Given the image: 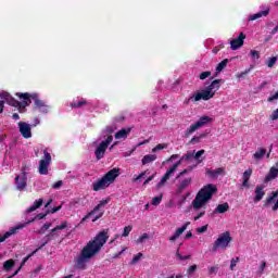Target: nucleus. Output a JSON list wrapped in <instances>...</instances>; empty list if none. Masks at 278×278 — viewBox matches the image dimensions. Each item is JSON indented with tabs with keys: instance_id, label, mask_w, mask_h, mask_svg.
Here are the masks:
<instances>
[{
	"instance_id": "obj_9",
	"label": "nucleus",
	"mask_w": 278,
	"mask_h": 278,
	"mask_svg": "<svg viewBox=\"0 0 278 278\" xmlns=\"http://www.w3.org/2000/svg\"><path fill=\"white\" fill-rule=\"evenodd\" d=\"M16 97H18V99H23L22 102H20V105L15 106L17 108V111L20 112V114H23L25 112H27V106L31 105V100L29 99V92H25V93H16Z\"/></svg>"
},
{
	"instance_id": "obj_42",
	"label": "nucleus",
	"mask_w": 278,
	"mask_h": 278,
	"mask_svg": "<svg viewBox=\"0 0 278 278\" xmlns=\"http://www.w3.org/2000/svg\"><path fill=\"white\" fill-rule=\"evenodd\" d=\"M192 157L194 159V153H192V152H187V154H185V155L179 160V162H180V164H181V162H184V160L188 161V160H192Z\"/></svg>"
},
{
	"instance_id": "obj_53",
	"label": "nucleus",
	"mask_w": 278,
	"mask_h": 278,
	"mask_svg": "<svg viewBox=\"0 0 278 278\" xmlns=\"http://www.w3.org/2000/svg\"><path fill=\"white\" fill-rule=\"evenodd\" d=\"M201 155H205V150H200L195 154H193L194 160L199 161L201 159Z\"/></svg>"
},
{
	"instance_id": "obj_40",
	"label": "nucleus",
	"mask_w": 278,
	"mask_h": 278,
	"mask_svg": "<svg viewBox=\"0 0 278 278\" xmlns=\"http://www.w3.org/2000/svg\"><path fill=\"white\" fill-rule=\"evenodd\" d=\"M201 138H205V134H201L200 136H194L190 141L189 144H194V142H201Z\"/></svg>"
},
{
	"instance_id": "obj_27",
	"label": "nucleus",
	"mask_w": 278,
	"mask_h": 278,
	"mask_svg": "<svg viewBox=\"0 0 278 278\" xmlns=\"http://www.w3.org/2000/svg\"><path fill=\"white\" fill-rule=\"evenodd\" d=\"M268 14H270V9L250 15L249 21H257V18H262V16H268Z\"/></svg>"
},
{
	"instance_id": "obj_17",
	"label": "nucleus",
	"mask_w": 278,
	"mask_h": 278,
	"mask_svg": "<svg viewBox=\"0 0 278 278\" xmlns=\"http://www.w3.org/2000/svg\"><path fill=\"white\" fill-rule=\"evenodd\" d=\"M192 185V177H187L181 179L180 182L177 185V194H181L186 188Z\"/></svg>"
},
{
	"instance_id": "obj_45",
	"label": "nucleus",
	"mask_w": 278,
	"mask_h": 278,
	"mask_svg": "<svg viewBox=\"0 0 278 278\" xmlns=\"http://www.w3.org/2000/svg\"><path fill=\"white\" fill-rule=\"evenodd\" d=\"M162 194L161 195H159V197H154L153 199H152V205H160V203H162Z\"/></svg>"
},
{
	"instance_id": "obj_28",
	"label": "nucleus",
	"mask_w": 278,
	"mask_h": 278,
	"mask_svg": "<svg viewBox=\"0 0 278 278\" xmlns=\"http://www.w3.org/2000/svg\"><path fill=\"white\" fill-rule=\"evenodd\" d=\"M225 173V169L223 167L216 168V169H206V174L210 177H218V175H223Z\"/></svg>"
},
{
	"instance_id": "obj_56",
	"label": "nucleus",
	"mask_w": 278,
	"mask_h": 278,
	"mask_svg": "<svg viewBox=\"0 0 278 278\" xmlns=\"http://www.w3.org/2000/svg\"><path fill=\"white\" fill-rule=\"evenodd\" d=\"M197 268H199L197 265L189 266L187 269V274L192 275V273H194L197 270Z\"/></svg>"
},
{
	"instance_id": "obj_38",
	"label": "nucleus",
	"mask_w": 278,
	"mask_h": 278,
	"mask_svg": "<svg viewBox=\"0 0 278 278\" xmlns=\"http://www.w3.org/2000/svg\"><path fill=\"white\" fill-rule=\"evenodd\" d=\"M240 262V257L231 258L230 261V270H235L236 266H238V263Z\"/></svg>"
},
{
	"instance_id": "obj_11",
	"label": "nucleus",
	"mask_w": 278,
	"mask_h": 278,
	"mask_svg": "<svg viewBox=\"0 0 278 278\" xmlns=\"http://www.w3.org/2000/svg\"><path fill=\"white\" fill-rule=\"evenodd\" d=\"M66 227H68V223L67 222H63L61 225L54 227L52 230H51V233L47 235L45 238H46V241L41 244V247L39 249H42L43 247H47V243L51 242V240H53V233H55V231H60L62 229H66Z\"/></svg>"
},
{
	"instance_id": "obj_4",
	"label": "nucleus",
	"mask_w": 278,
	"mask_h": 278,
	"mask_svg": "<svg viewBox=\"0 0 278 278\" xmlns=\"http://www.w3.org/2000/svg\"><path fill=\"white\" fill-rule=\"evenodd\" d=\"M118 175H121L119 168H113L109 170L102 178L92 182L93 192H99V190H105V188H110V186L114 184Z\"/></svg>"
},
{
	"instance_id": "obj_50",
	"label": "nucleus",
	"mask_w": 278,
	"mask_h": 278,
	"mask_svg": "<svg viewBox=\"0 0 278 278\" xmlns=\"http://www.w3.org/2000/svg\"><path fill=\"white\" fill-rule=\"evenodd\" d=\"M250 55L251 58H253L254 60H260V52L257 50H251L250 51Z\"/></svg>"
},
{
	"instance_id": "obj_44",
	"label": "nucleus",
	"mask_w": 278,
	"mask_h": 278,
	"mask_svg": "<svg viewBox=\"0 0 278 278\" xmlns=\"http://www.w3.org/2000/svg\"><path fill=\"white\" fill-rule=\"evenodd\" d=\"M147 173H149V170L142 172L140 175L134 177L132 178L134 184H136V181H140V179H143Z\"/></svg>"
},
{
	"instance_id": "obj_49",
	"label": "nucleus",
	"mask_w": 278,
	"mask_h": 278,
	"mask_svg": "<svg viewBox=\"0 0 278 278\" xmlns=\"http://www.w3.org/2000/svg\"><path fill=\"white\" fill-rule=\"evenodd\" d=\"M62 186H64V181L59 180V181H56V182H54V184L52 185V188H53L54 190H60V188H62Z\"/></svg>"
},
{
	"instance_id": "obj_1",
	"label": "nucleus",
	"mask_w": 278,
	"mask_h": 278,
	"mask_svg": "<svg viewBox=\"0 0 278 278\" xmlns=\"http://www.w3.org/2000/svg\"><path fill=\"white\" fill-rule=\"evenodd\" d=\"M109 238L108 231L102 230L93 238V240L89 241L86 247L83 248L80 255L76 260L77 268L86 270V263L88 260H92V257L103 249V244L108 242Z\"/></svg>"
},
{
	"instance_id": "obj_8",
	"label": "nucleus",
	"mask_w": 278,
	"mask_h": 278,
	"mask_svg": "<svg viewBox=\"0 0 278 278\" xmlns=\"http://www.w3.org/2000/svg\"><path fill=\"white\" fill-rule=\"evenodd\" d=\"M51 164V153L43 150V159L39 161V174L49 175V165Z\"/></svg>"
},
{
	"instance_id": "obj_6",
	"label": "nucleus",
	"mask_w": 278,
	"mask_h": 278,
	"mask_svg": "<svg viewBox=\"0 0 278 278\" xmlns=\"http://www.w3.org/2000/svg\"><path fill=\"white\" fill-rule=\"evenodd\" d=\"M114 140V137L112 135L108 136V138L102 141L97 149L94 150L96 160H103L105 157V151H108V148L110 144H112V141Z\"/></svg>"
},
{
	"instance_id": "obj_35",
	"label": "nucleus",
	"mask_w": 278,
	"mask_h": 278,
	"mask_svg": "<svg viewBox=\"0 0 278 278\" xmlns=\"http://www.w3.org/2000/svg\"><path fill=\"white\" fill-rule=\"evenodd\" d=\"M84 105H88V101L86 99H81L78 102L71 103V108H73V109H79V108H83Z\"/></svg>"
},
{
	"instance_id": "obj_23",
	"label": "nucleus",
	"mask_w": 278,
	"mask_h": 278,
	"mask_svg": "<svg viewBox=\"0 0 278 278\" xmlns=\"http://www.w3.org/2000/svg\"><path fill=\"white\" fill-rule=\"evenodd\" d=\"M254 192L256 194L254 198V202L260 203V201H262V199H264V195L266 194V192L264 191V186H256Z\"/></svg>"
},
{
	"instance_id": "obj_16",
	"label": "nucleus",
	"mask_w": 278,
	"mask_h": 278,
	"mask_svg": "<svg viewBox=\"0 0 278 278\" xmlns=\"http://www.w3.org/2000/svg\"><path fill=\"white\" fill-rule=\"evenodd\" d=\"M15 186H16V190H20V192H23V190L25 188H27V176H21V175H17L15 177Z\"/></svg>"
},
{
	"instance_id": "obj_57",
	"label": "nucleus",
	"mask_w": 278,
	"mask_h": 278,
	"mask_svg": "<svg viewBox=\"0 0 278 278\" xmlns=\"http://www.w3.org/2000/svg\"><path fill=\"white\" fill-rule=\"evenodd\" d=\"M125 121V115H117L114 117L115 123H123Z\"/></svg>"
},
{
	"instance_id": "obj_30",
	"label": "nucleus",
	"mask_w": 278,
	"mask_h": 278,
	"mask_svg": "<svg viewBox=\"0 0 278 278\" xmlns=\"http://www.w3.org/2000/svg\"><path fill=\"white\" fill-rule=\"evenodd\" d=\"M38 250H35L31 254H28L26 257H24L22 260V263L20 265V267L15 270L14 275H18V273H21V268H23L25 266V264H27V262L29 261V257H31V255H34Z\"/></svg>"
},
{
	"instance_id": "obj_58",
	"label": "nucleus",
	"mask_w": 278,
	"mask_h": 278,
	"mask_svg": "<svg viewBox=\"0 0 278 278\" xmlns=\"http://www.w3.org/2000/svg\"><path fill=\"white\" fill-rule=\"evenodd\" d=\"M27 170H29V166H27L26 164L22 166V176L23 177H27Z\"/></svg>"
},
{
	"instance_id": "obj_13",
	"label": "nucleus",
	"mask_w": 278,
	"mask_h": 278,
	"mask_svg": "<svg viewBox=\"0 0 278 278\" xmlns=\"http://www.w3.org/2000/svg\"><path fill=\"white\" fill-rule=\"evenodd\" d=\"M18 128H20V134H22L23 138H25L26 140H28V138H31V125L25 122H20Z\"/></svg>"
},
{
	"instance_id": "obj_20",
	"label": "nucleus",
	"mask_w": 278,
	"mask_h": 278,
	"mask_svg": "<svg viewBox=\"0 0 278 278\" xmlns=\"http://www.w3.org/2000/svg\"><path fill=\"white\" fill-rule=\"evenodd\" d=\"M129 134H131V128H122L115 134V140H126V138L129 137Z\"/></svg>"
},
{
	"instance_id": "obj_39",
	"label": "nucleus",
	"mask_w": 278,
	"mask_h": 278,
	"mask_svg": "<svg viewBox=\"0 0 278 278\" xmlns=\"http://www.w3.org/2000/svg\"><path fill=\"white\" fill-rule=\"evenodd\" d=\"M134 229V227L132 226H126L125 228H124V231H123V233H122V237L123 238H127L128 236H129V233H131V230Z\"/></svg>"
},
{
	"instance_id": "obj_52",
	"label": "nucleus",
	"mask_w": 278,
	"mask_h": 278,
	"mask_svg": "<svg viewBox=\"0 0 278 278\" xmlns=\"http://www.w3.org/2000/svg\"><path fill=\"white\" fill-rule=\"evenodd\" d=\"M49 110H51V106L43 104V106L39 109V112H42V114H49Z\"/></svg>"
},
{
	"instance_id": "obj_60",
	"label": "nucleus",
	"mask_w": 278,
	"mask_h": 278,
	"mask_svg": "<svg viewBox=\"0 0 278 278\" xmlns=\"http://www.w3.org/2000/svg\"><path fill=\"white\" fill-rule=\"evenodd\" d=\"M147 238H149L148 233H143L142 236H140L137 240V242L142 243L144 242V240H147Z\"/></svg>"
},
{
	"instance_id": "obj_61",
	"label": "nucleus",
	"mask_w": 278,
	"mask_h": 278,
	"mask_svg": "<svg viewBox=\"0 0 278 278\" xmlns=\"http://www.w3.org/2000/svg\"><path fill=\"white\" fill-rule=\"evenodd\" d=\"M103 214H105V212H100L98 215L94 216V218L92 219V223H97V220H99V218L103 217Z\"/></svg>"
},
{
	"instance_id": "obj_46",
	"label": "nucleus",
	"mask_w": 278,
	"mask_h": 278,
	"mask_svg": "<svg viewBox=\"0 0 278 278\" xmlns=\"http://www.w3.org/2000/svg\"><path fill=\"white\" fill-rule=\"evenodd\" d=\"M211 76H212V72L206 71V72H202L199 77L201 80H203V79H207V77H211Z\"/></svg>"
},
{
	"instance_id": "obj_47",
	"label": "nucleus",
	"mask_w": 278,
	"mask_h": 278,
	"mask_svg": "<svg viewBox=\"0 0 278 278\" xmlns=\"http://www.w3.org/2000/svg\"><path fill=\"white\" fill-rule=\"evenodd\" d=\"M176 256L178 257V260H180V261H184V260H190V255H181L180 253H179V248L176 250Z\"/></svg>"
},
{
	"instance_id": "obj_51",
	"label": "nucleus",
	"mask_w": 278,
	"mask_h": 278,
	"mask_svg": "<svg viewBox=\"0 0 278 278\" xmlns=\"http://www.w3.org/2000/svg\"><path fill=\"white\" fill-rule=\"evenodd\" d=\"M187 173H192V168H187L180 172L177 176V179H181V177H184V175H187Z\"/></svg>"
},
{
	"instance_id": "obj_63",
	"label": "nucleus",
	"mask_w": 278,
	"mask_h": 278,
	"mask_svg": "<svg viewBox=\"0 0 278 278\" xmlns=\"http://www.w3.org/2000/svg\"><path fill=\"white\" fill-rule=\"evenodd\" d=\"M203 216H205V211H202L197 216H194L193 220H199V218H203Z\"/></svg>"
},
{
	"instance_id": "obj_34",
	"label": "nucleus",
	"mask_w": 278,
	"mask_h": 278,
	"mask_svg": "<svg viewBox=\"0 0 278 278\" xmlns=\"http://www.w3.org/2000/svg\"><path fill=\"white\" fill-rule=\"evenodd\" d=\"M264 155H266V149L260 148L258 151H256L253 154V157H254V160H262L264 157Z\"/></svg>"
},
{
	"instance_id": "obj_24",
	"label": "nucleus",
	"mask_w": 278,
	"mask_h": 278,
	"mask_svg": "<svg viewBox=\"0 0 278 278\" xmlns=\"http://www.w3.org/2000/svg\"><path fill=\"white\" fill-rule=\"evenodd\" d=\"M226 212H229V203L227 202L218 204L213 211V214H225Z\"/></svg>"
},
{
	"instance_id": "obj_3",
	"label": "nucleus",
	"mask_w": 278,
	"mask_h": 278,
	"mask_svg": "<svg viewBox=\"0 0 278 278\" xmlns=\"http://www.w3.org/2000/svg\"><path fill=\"white\" fill-rule=\"evenodd\" d=\"M220 84H223V79L213 80L211 85H208L204 90L191 96L189 98V101H210V99H214V94H216V91L220 90Z\"/></svg>"
},
{
	"instance_id": "obj_31",
	"label": "nucleus",
	"mask_w": 278,
	"mask_h": 278,
	"mask_svg": "<svg viewBox=\"0 0 278 278\" xmlns=\"http://www.w3.org/2000/svg\"><path fill=\"white\" fill-rule=\"evenodd\" d=\"M227 64H229V59H224L217 66H216V75H218V73H222L226 67Z\"/></svg>"
},
{
	"instance_id": "obj_5",
	"label": "nucleus",
	"mask_w": 278,
	"mask_h": 278,
	"mask_svg": "<svg viewBox=\"0 0 278 278\" xmlns=\"http://www.w3.org/2000/svg\"><path fill=\"white\" fill-rule=\"evenodd\" d=\"M232 240L233 238H231V233L229 231L219 235L217 240H215L213 243V251H218V249H227Z\"/></svg>"
},
{
	"instance_id": "obj_25",
	"label": "nucleus",
	"mask_w": 278,
	"mask_h": 278,
	"mask_svg": "<svg viewBox=\"0 0 278 278\" xmlns=\"http://www.w3.org/2000/svg\"><path fill=\"white\" fill-rule=\"evenodd\" d=\"M155 160H157V155L147 154L141 160L142 166H147V164H151L152 162H155Z\"/></svg>"
},
{
	"instance_id": "obj_10",
	"label": "nucleus",
	"mask_w": 278,
	"mask_h": 278,
	"mask_svg": "<svg viewBox=\"0 0 278 278\" xmlns=\"http://www.w3.org/2000/svg\"><path fill=\"white\" fill-rule=\"evenodd\" d=\"M179 164H181V161L176 162L169 169H167V172L163 175L161 180L157 182L156 185L157 188H162V186H164V184H166L168 179H170V176L173 175V173H175V170L179 168Z\"/></svg>"
},
{
	"instance_id": "obj_48",
	"label": "nucleus",
	"mask_w": 278,
	"mask_h": 278,
	"mask_svg": "<svg viewBox=\"0 0 278 278\" xmlns=\"http://www.w3.org/2000/svg\"><path fill=\"white\" fill-rule=\"evenodd\" d=\"M218 273V266H211L208 267V275L212 277V275H216Z\"/></svg>"
},
{
	"instance_id": "obj_32",
	"label": "nucleus",
	"mask_w": 278,
	"mask_h": 278,
	"mask_svg": "<svg viewBox=\"0 0 278 278\" xmlns=\"http://www.w3.org/2000/svg\"><path fill=\"white\" fill-rule=\"evenodd\" d=\"M14 260H8L4 262L3 264V270H5V273H10V270H12V268H14Z\"/></svg>"
},
{
	"instance_id": "obj_43",
	"label": "nucleus",
	"mask_w": 278,
	"mask_h": 278,
	"mask_svg": "<svg viewBox=\"0 0 278 278\" xmlns=\"http://www.w3.org/2000/svg\"><path fill=\"white\" fill-rule=\"evenodd\" d=\"M275 64H277V58L273 56L267 61V66L268 68H273L275 66Z\"/></svg>"
},
{
	"instance_id": "obj_2",
	"label": "nucleus",
	"mask_w": 278,
	"mask_h": 278,
	"mask_svg": "<svg viewBox=\"0 0 278 278\" xmlns=\"http://www.w3.org/2000/svg\"><path fill=\"white\" fill-rule=\"evenodd\" d=\"M218 192V188L214 184L205 185L199 192L195 194V198L191 202V207H193L194 212H199L202 207H205L210 201H212V197Z\"/></svg>"
},
{
	"instance_id": "obj_55",
	"label": "nucleus",
	"mask_w": 278,
	"mask_h": 278,
	"mask_svg": "<svg viewBox=\"0 0 278 278\" xmlns=\"http://www.w3.org/2000/svg\"><path fill=\"white\" fill-rule=\"evenodd\" d=\"M270 121H278V108L269 116Z\"/></svg>"
},
{
	"instance_id": "obj_7",
	"label": "nucleus",
	"mask_w": 278,
	"mask_h": 278,
	"mask_svg": "<svg viewBox=\"0 0 278 278\" xmlns=\"http://www.w3.org/2000/svg\"><path fill=\"white\" fill-rule=\"evenodd\" d=\"M212 123V117L204 115L200 117L198 122L194 124H191L190 127L186 130L185 136L188 138V136H191V134H194L197 129H201V127H205V125Z\"/></svg>"
},
{
	"instance_id": "obj_62",
	"label": "nucleus",
	"mask_w": 278,
	"mask_h": 278,
	"mask_svg": "<svg viewBox=\"0 0 278 278\" xmlns=\"http://www.w3.org/2000/svg\"><path fill=\"white\" fill-rule=\"evenodd\" d=\"M153 179H155V174H153L152 176L148 177L144 180L143 186H147L150 181H153Z\"/></svg>"
},
{
	"instance_id": "obj_19",
	"label": "nucleus",
	"mask_w": 278,
	"mask_h": 278,
	"mask_svg": "<svg viewBox=\"0 0 278 278\" xmlns=\"http://www.w3.org/2000/svg\"><path fill=\"white\" fill-rule=\"evenodd\" d=\"M190 225V222H187L185 225H182L180 228H178L175 233L169 238V242H176L177 239L188 229V226Z\"/></svg>"
},
{
	"instance_id": "obj_41",
	"label": "nucleus",
	"mask_w": 278,
	"mask_h": 278,
	"mask_svg": "<svg viewBox=\"0 0 278 278\" xmlns=\"http://www.w3.org/2000/svg\"><path fill=\"white\" fill-rule=\"evenodd\" d=\"M142 258V253H137L132 260L130 261V264L134 265V264H138V262H140V260Z\"/></svg>"
},
{
	"instance_id": "obj_22",
	"label": "nucleus",
	"mask_w": 278,
	"mask_h": 278,
	"mask_svg": "<svg viewBox=\"0 0 278 278\" xmlns=\"http://www.w3.org/2000/svg\"><path fill=\"white\" fill-rule=\"evenodd\" d=\"M31 99H33V101H35L34 108H36L37 110H40L41 108H43L45 105H47V104L45 103V101H42V100H40V99L38 98V94H37V93H29V100L31 101Z\"/></svg>"
},
{
	"instance_id": "obj_15",
	"label": "nucleus",
	"mask_w": 278,
	"mask_h": 278,
	"mask_svg": "<svg viewBox=\"0 0 278 278\" xmlns=\"http://www.w3.org/2000/svg\"><path fill=\"white\" fill-rule=\"evenodd\" d=\"M0 99H3V101H5L9 105H12L13 108L21 105V102L18 100H15L14 97L5 91L0 93Z\"/></svg>"
},
{
	"instance_id": "obj_21",
	"label": "nucleus",
	"mask_w": 278,
	"mask_h": 278,
	"mask_svg": "<svg viewBox=\"0 0 278 278\" xmlns=\"http://www.w3.org/2000/svg\"><path fill=\"white\" fill-rule=\"evenodd\" d=\"M253 175V169L252 168H248L243 175H242V188H250L249 185V179H251V176Z\"/></svg>"
},
{
	"instance_id": "obj_54",
	"label": "nucleus",
	"mask_w": 278,
	"mask_h": 278,
	"mask_svg": "<svg viewBox=\"0 0 278 278\" xmlns=\"http://www.w3.org/2000/svg\"><path fill=\"white\" fill-rule=\"evenodd\" d=\"M51 227V224H45L40 230L38 231V233L42 235L45 233V231H47L49 228Z\"/></svg>"
},
{
	"instance_id": "obj_26",
	"label": "nucleus",
	"mask_w": 278,
	"mask_h": 278,
	"mask_svg": "<svg viewBox=\"0 0 278 278\" xmlns=\"http://www.w3.org/2000/svg\"><path fill=\"white\" fill-rule=\"evenodd\" d=\"M278 176V166L277 167H271L269 169L268 175L265 176L266 181H273V179H277Z\"/></svg>"
},
{
	"instance_id": "obj_12",
	"label": "nucleus",
	"mask_w": 278,
	"mask_h": 278,
	"mask_svg": "<svg viewBox=\"0 0 278 278\" xmlns=\"http://www.w3.org/2000/svg\"><path fill=\"white\" fill-rule=\"evenodd\" d=\"M247 39V35L244 33H240L238 38L230 41V49L232 51H238L241 47H244V40Z\"/></svg>"
},
{
	"instance_id": "obj_18",
	"label": "nucleus",
	"mask_w": 278,
	"mask_h": 278,
	"mask_svg": "<svg viewBox=\"0 0 278 278\" xmlns=\"http://www.w3.org/2000/svg\"><path fill=\"white\" fill-rule=\"evenodd\" d=\"M18 229H25V225H18L16 227L11 228L9 231H7L4 235H0V242H5L10 236H14Z\"/></svg>"
},
{
	"instance_id": "obj_64",
	"label": "nucleus",
	"mask_w": 278,
	"mask_h": 278,
	"mask_svg": "<svg viewBox=\"0 0 278 278\" xmlns=\"http://www.w3.org/2000/svg\"><path fill=\"white\" fill-rule=\"evenodd\" d=\"M225 46H217L215 48H213V53L216 55V53H218V51H220V49H224Z\"/></svg>"
},
{
	"instance_id": "obj_59",
	"label": "nucleus",
	"mask_w": 278,
	"mask_h": 278,
	"mask_svg": "<svg viewBox=\"0 0 278 278\" xmlns=\"http://www.w3.org/2000/svg\"><path fill=\"white\" fill-rule=\"evenodd\" d=\"M205 231H207V225L197 228L198 233H205Z\"/></svg>"
},
{
	"instance_id": "obj_37",
	"label": "nucleus",
	"mask_w": 278,
	"mask_h": 278,
	"mask_svg": "<svg viewBox=\"0 0 278 278\" xmlns=\"http://www.w3.org/2000/svg\"><path fill=\"white\" fill-rule=\"evenodd\" d=\"M277 197H278V191H273V192L270 193V195L267 197L266 203H267V204L273 203V202L275 201V199H277Z\"/></svg>"
},
{
	"instance_id": "obj_33",
	"label": "nucleus",
	"mask_w": 278,
	"mask_h": 278,
	"mask_svg": "<svg viewBox=\"0 0 278 278\" xmlns=\"http://www.w3.org/2000/svg\"><path fill=\"white\" fill-rule=\"evenodd\" d=\"M43 218H47V213H39L31 220H28L26 224L22 225H25V227H27V225H30V223H34L35 220H42Z\"/></svg>"
},
{
	"instance_id": "obj_14",
	"label": "nucleus",
	"mask_w": 278,
	"mask_h": 278,
	"mask_svg": "<svg viewBox=\"0 0 278 278\" xmlns=\"http://www.w3.org/2000/svg\"><path fill=\"white\" fill-rule=\"evenodd\" d=\"M108 203H110V200H101V201L99 202V204L93 207V210H92L91 212H89L85 217H83V219L80 220V223H86V220H87L90 216H93V214H97V212H101V207H105V205H108Z\"/></svg>"
},
{
	"instance_id": "obj_29",
	"label": "nucleus",
	"mask_w": 278,
	"mask_h": 278,
	"mask_svg": "<svg viewBox=\"0 0 278 278\" xmlns=\"http://www.w3.org/2000/svg\"><path fill=\"white\" fill-rule=\"evenodd\" d=\"M42 203H43L42 199L35 201L34 205H31L30 207L27 208V211H26L27 214H31V212H36V210L42 207Z\"/></svg>"
},
{
	"instance_id": "obj_36",
	"label": "nucleus",
	"mask_w": 278,
	"mask_h": 278,
	"mask_svg": "<svg viewBox=\"0 0 278 278\" xmlns=\"http://www.w3.org/2000/svg\"><path fill=\"white\" fill-rule=\"evenodd\" d=\"M164 149H168L167 143H159L152 149V153H157V151H162Z\"/></svg>"
}]
</instances>
